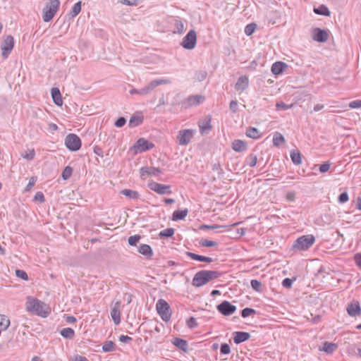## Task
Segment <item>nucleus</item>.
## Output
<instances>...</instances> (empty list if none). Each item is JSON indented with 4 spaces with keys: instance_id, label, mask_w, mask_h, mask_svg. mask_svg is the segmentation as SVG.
I'll use <instances>...</instances> for the list:
<instances>
[{
    "instance_id": "nucleus-1",
    "label": "nucleus",
    "mask_w": 361,
    "mask_h": 361,
    "mask_svg": "<svg viewBox=\"0 0 361 361\" xmlns=\"http://www.w3.org/2000/svg\"><path fill=\"white\" fill-rule=\"evenodd\" d=\"M25 309L32 314L47 317L50 312L49 307L43 302L28 296L25 302Z\"/></svg>"
},
{
    "instance_id": "nucleus-2",
    "label": "nucleus",
    "mask_w": 361,
    "mask_h": 361,
    "mask_svg": "<svg viewBox=\"0 0 361 361\" xmlns=\"http://www.w3.org/2000/svg\"><path fill=\"white\" fill-rule=\"evenodd\" d=\"M221 276V273L219 271L202 270L195 274L192 279V283L194 286L201 287Z\"/></svg>"
},
{
    "instance_id": "nucleus-3",
    "label": "nucleus",
    "mask_w": 361,
    "mask_h": 361,
    "mask_svg": "<svg viewBox=\"0 0 361 361\" xmlns=\"http://www.w3.org/2000/svg\"><path fill=\"white\" fill-rule=\"evenodd\" d=\"M315 242L312 235H305L298 238L293 245V249L299 251L308 250Z\"/></svg>"
},
{
    "instance_id": "nucleus-4",
    "label": "nucleus",
    "mask_w": 361,
    "mask_h": 361,
    "mask_svg": "<svg viewBox=\"0 0 361 361\" xmlns=\"http://www.w3.org/2000/svg\"><path fill=\"white\" fill-rule=\"evenodd\" d=\"M60 6L59 0H49L43 8L42 18L44 22H49L55 16Z\"/></svg>"
},
{
    "instance_id": "nucleus-5",
    "label": "nucleus",
    "mask_w": 361,
    "mask_h": 361,
    "mask_svg": "<svg viewBox=\"0 0 361 361\" xmlns=\"http://www.w3.org/2000/svg\"><path fill=\"white\" fill-rule=\"evenodd\" d=\"M156 309L163 321L168 322L170 320L171 312L170 306L166 300L159 299L156 304Z\"/></svg>"
},
{
    "instance_id": "nucleus-6",
    "label": "nucleus",
    "mask_w": 361,
    "mask_h": 361,
    "mask_svg": "<svg viewBox=\"0 0 361 361\" xmlns=\"http://www.w3.org/2000/svg\"><path fill=\"white\" fill-rule=\"evenodd\" d=\"M154 147V145L152 142L143 137H141L137 140L135 144L131 147L130 149L133 151L135 154H137L146 152Z\"/></svg>"
},
{
    "instance_id": "nucleus-7",
    "label": "nucleus",
    "mask_w": 361,
    "mask_h": 361,
    "mask_svg": "<svg viewBox=\"0 0 361 361\" xmlns=\"http://www.w3.org/2000/svg\"><path fill=\"white\" fill-rule=\"evenodd\" d=\"M171 82L169 79L166 78H161V79H157L151 81L147 86L139 89V94L140 95H147L149 94L155 87H157L159 85H168L170 84Z\"/></svg>"
},
{
    "instance_id": "nucleus-8",
    "label": "nucleus",
    "mask_w": 361,
    "mask_h": 361,
    "mask_svg": "<svg viewBox=\"0 0 361 361\" xmlns=\"http://www.w3.org/2000/svg\"><path fill=\"white\" fill-rule=\"evenodd\" d=\"M171 82L169 79L166 78H161V79H157L151 81L147 86L139 89V94L140 95H147L149 94L155 87H157L159 85H168L170 84Z\"/></svg>"
},
{
    "instance_id": "nucleus-9",
    "label": "nucleus",
    "mask_w": 361,
    "mask_h": 361,
    "mask_svg": "<svg viewBox=\"0 0 361 361\" xmlns=\"http://www.w3.org/2000/svg\"><path fill=\"white\" fill-rule=\"evenodd\" d=\"M197 44V35L194 30H191L183 38L180 43L181 46L186 49H193Z\"/></svg>"
},
{
    "instance_id": "nucleus-10",
    "label": "nucleus",
    "mask_w": 361,
    "mask_h": 361,
    "mask_svg": "<svg viewBox=\"0 0 361 361\" xmlns=\"http://www.w3.org/2000/svg\"><path fill=\"white\" fill-rule=\"evenodd\" d=\"M65 145L71 151H77L81 147V140L75 134H68L65 138Z\"/></svg>"
},
{
    "instance_id": "nucleus-11",
    "label": "nucleus",
    "mask_w": 361,
    "mask_h": 361,
    "mask_svg": "<svg viewBox=\"0 0 361 361\" xmlns=\"http://www.w3.org/2000/svg\"><path fill=\"white\" fill-rule=\"evenodd\" d=\"M14 47V39L13 36L8 35L6 37L1 44V56L6 59L11 54Z\"/></svg>"
},
{
    "instance_id": "nucleus-12",
    "label": "nucleus",
    "mask_w": 361,
    "mask_h": 361,
    "mask_svg": "<svg viewBox=\"0 0 361 361\" xmlns=\"http://www.w3.org/2000/svg\"><path fill=\"white\" fill-rule=\"evenodd\" d=\"M194 131L190 129L181 130L177 135V142L180 145H187L193 137Z\"/></svg>"
},
{
    "instance_id": "nucleus-13",
    "label": "nucleus",
    "mask_w": 361,
    "mask_h": 361,
    "mask_svg": "<svg viewBox=\"0 0 361 361\" xmlns=\"http://www.w3.org/2000/svg\"><path fill=\"white\" fill-rule=\"evenodd\" d=\"M218 311L224 316H229L236 310V307L228 301L224 300L216 307Z\"/></svg>"
},
{
    "instance_id": "nucleus-14",
    "label": "nucleus",
    "mask_w": 361,
    "mask_h": 361,
    "mask_svg": "<svg viewBox=\"0 0 361 361\" xmlns=\"http://www.w3.org/2000/svg\"><path fill=\"white\" fill-rule=\"evenodd\" d=\"M149 188L159 195H169L172 192L169 185H164L156 182H152L149 184Z\"/></svg>"
},
{
    "instance_id": "nucleus-15",
    "label": "nucleus",
    "mask_w": 361,
    "mask_h": 361,
    "mask_svg": "<svg viewBox=\"0 0 361 361\" xmlns=\"http://www.w3.org/2000/svg\"><path fill=\"white\" fill-rule=\"evenodd\" d=\"M312 39L318 42H325L329 39V32L319 27H315L312 30Z\"/></svg>"
},
{
    "instance_id": "nucleus-16",
    "label": "nucleus",
    "mask_w": 361,
    "mask_h": 361,
    "mask_svg": "<svg viewBox=\"0 0 361 361\" xmlns=\"http://www.w3.org/2000/svg\"><path fill=\"white\" fill-rule=\"evenodd\" d=\"M204 100V97L202 95H191L183 102V106L186 109L190 108L200 104Z\"/></svg>"
},
{
    "instance_id": "nucleus-17",
    "label": "nucleus",
    "mask_w": 361,
    "mask_h": 361,
    "mask_svg": "<svg viewBox=\"0 0 361 361\" xmlns=\"http://www.w3.org/2000/svg\"><path fill=\"white\" fill-rule=\"evenodd\" d=\"M140 176L142 178H145L147 176H157L162 173V171L159 168L155 167H142L140 170Z\"/></svg>"
},
{
    "instance_id": "nucleus-18",
    "label": "nucleus",
    "mask_w": 361,
    "mask_h": 361,
    "mask_svg": "<svg viewBox=\"0 0 361 361\" xmlns=\"http://www.w3.org/2000/svg\"><path fill=\"white\" fill-rule=\"evenodd\" d=\"M121 302H116L111 309V318L115 323V324H118L121 322Z\"/></svg>"
},
{
    "instance_id": "nucleus-19",
    "label": "nucleus",
    "mask_w": 361,
    "mask_h": 361,
    "mask_svg": "<svg viewBox=\"0 0 361 361\" xmlns=\"http://www.w3.org/2000/svg\"><path fill=\"white\" fill-rule=\"evenodd\" d=\"M348 314L351 317H356L361 314V307L359 302H353L347 306Z\"/></svg>"
},
{
    "instance_id": "nucleus-20",
    "label": "nucleus",
    "mask_w": 361,
    "mask_h": 361,
    "mask_svg": "<svg viewBox=\"0 0 361 361\" xmlns=\"http://www.w3.org/2000/svg\"><path fill=\"white\" fill-rule=\"evenodd\" d=\"M233 335V341L236 344L245 342L250 338V334L247 332L235 331Z\"/></svg>"
},
{
    "instance_id": "nucleus-21",
    "label": "nucleus",
    "mask_w": 361,
    "mask_h": 361,
    "mask_svg": "<svg viewBox=\"0 0 361 361\" xmlns=\"http://www.w3.org/2000/svg\"><path fill=\"white\" fill-rule=\"evenodd\" d=\"M337 348L338 345L336 343L325 341L323 343L322 346L319 347V350L321 351H324L327 354H332L336 350Z\"/></svg>"
},
{
    "instance_id": "nucleus-22",
    "label": "nucleus",
    "mask_w": 361,
    "mask_h": 361,
    "mask_svg": "<svg viewBox=\"0 0 361 361\" xmlns=\"http://www.w3.org/2000/svg\"><path fill=\"white\" fill-rule=\"evenodd\" d=\"M249 80L247 77L241 76L235 83V88L237 91H243L248 87Z\"/></svg>"
},
{
    "instance_id": "nucleus-23",
    "label": "nucleus",
    "mask_w": 361,
    "mask_h": 361,
    "mask_svg": "<svg viewBox=\"0 0 361 361\" xmlns=\"http://www.w3.org/2000/svg\"><path fill=\"white\" fill-rule=\"evenodd\" d=\"M51 93L54 104L57 106H61L63 104V100L59 88L53 87Z\"/></svg>"
},
{
    "instance_id": "nucleus-24",
    "label": "nucleus",
    "mask_w": 361,
    "mask_h": 361,
    "mask_svg": "<svg viewBox=\"0 0 361 361\" xmlns=\"http://www.w3.org/2000/svg\"><path fill=\"white\" fill-rule=\"evenodd\" d=\"M186 255L194 260H197V261H200V262L211 263L214 261V259L212 257H204V256L197 255L195 253L190 252H186Z\"/></svg>"
},
{
    "instance_id": "nucleus-25",
    "label": "nucleus",
    "mask_w": 361,
    "mask_h": 361,
    "mask_svg": "<svg viewBox=\"0 0 361 361\" xmlns=\"http://www.w3.org/2000/svg\"><path fill=\"white\" fill-rule=\"evenodd\" d=\"M172 343L178 348L184 352H186L188 350V344L186 340L180 338H175L173 339Z\"/></svg>"
},
{
    "instance_id": "nucleus-26",
    "label": "nucleus",
    "mask_w": 361,
    "mask_h": 361,
    "mask_svg": "<svg viewBox=\"0 0 361 361\" xmlns=\"http://www.w3.org/2000/svg\"><path fill=\"white\" fill-rule=\"evenodd\" d=\"M138 251L140 254L145 256L147 258H151L153 255L152 247L147 244H141L139 247Z\"/></svg>"
},
{
    "instance_id": "nucleus-27",
    "label": "nucleus",
    "mask_w": 361,
    "mask_h": 361,
    "mask_svg": "<svg viewBox=\"0 0 361 361\" xmlns=\"http://www.w3.org/2000/svg\"><path fill=\"white\" fill-rule=\"evenodd\" d=\"M232 149L238 152H244L247 149L246 144L241 140H235L232 142Z\"/></svg>"
},
{
    "instance_id": "nucleus-28",
    "label": "nucleus",
    "mask_w": 361,
    "mask_h": 361,
    "mask_svg": "<svg viewBox=\"0 0 361 361\" xmlns=\"http://www.w3.org/2000/svg\"><path fill=\"white\" fill-rule=\"evenodd\" d=\"M287 67V65L282 61L275 62L271 66V72L274 75L281 74L283 70Z\"/></svg>"
},
{
    "instance_id": "nucleus-29",
    "label": "nucleus",
    "mask_w": 361,
    "mask_h": 361,
    "mask_svg": "<svg viewBox=\"0 0 361 361\" xmlns=\"http://www.w3.org/2000/svg\"><path fill=\"white\" fill-rule=\"evenodd\" d=\"M188 210L187 209H185L183 210H176L173 213L172 220L178 221L184 219L185 216L188 215Z\"/></svg>"
},
{
    "instance_id": "nucleus-30",
    "label": "nucleus",
    "mask_w": 361,
    "mask_h": 361,
    "mask_svg": "<svg viewBox=\"0 0 361 361\" xmlns=\"http://www.w3.org/2000/svg\"><path fill=\"white\" fill-rule=\"evenodd\" d=\"M10 326V319L4 314H0V331H6Z\"/></svg>"
},
{
    "instance_id": "nucleus-31",
    "label": "nucleus",
    "mask_w": 361,
    "mask_h": 361,
    "mask_svg": "<svg viewBox=\"0 0 361 361\" xmlns=\"http://www.w3.org/2000/svg\"><path fill=\"white\" fill-rule=\"evenodd\" d=\"M314 12L316 14L324 16H329L331 14L329 8L325 5H320L317 8H314Z\"/></svg>"
},
{
    "instance_id": "nucleus-32",
    "label": "nucleus",
    "mask_w": 361,
    "mask_h": 361,
    "mask_svg": "<svg viewBox=\"0 0 361 361\" xmlns=\"http://www.w3.org/2000/svg\"><path fill=\"white\" fill-rule=\"evenodd\" d=\"M121 193L129 199L137 200L139 198V193L135 190L129 189H124L121 190Z\"/></svg>"
},
{
    "instance_id": "nucleus-33",
    "label": "nucleus",
    "mask_w": 361,
    "mask_h": 361,
    "mask_svg": "<svg viewBox=\"0 0 361 361\" xmlns=\"http://www.w3.org/2000/svg\"><path fill=\"white\" fill-rule=\"evenodd\" d=\"M246 135L250 138L257 139L260 137V133L257 128L250 127L247 129Z\"/></svg>"
},
{
    "instance_id": "nucleus-34",
    "label": "nucleus",
    "mask_w": 361,
    "mask_h": 361,
    "mask_svg": "<svg viewBox=\"0 0 361 361\" xmlns=\"http://www.w3.org/2000/svg\"><path fill=\"white\" fill-rule=\"evenodd\" d=\"M290 158L293 163L295 165H299L302 163L301 154L298 151H292L290 152Z\"/></svg>"
},
{
    "instance_id": "nucleus-35",
    "label": "nucleus",
    "mask_w": 361,
    "mask_h": 361,
    "mask_svg": "<svg viewBox=\"0 0 361 361\" xmlns=\"http://www.w3.org/2000/svg\"><path fill=\"white\" fill-rule=\"evenodd\" d=\"M61 335L68 339H72L75 336L74 330L71 328H64L61 331Z\"/></svg>"
},
{
    "instance_id": "nucleus-36",
    "label": "nucleus",
    "mask_w": 361,
    "mask_h": 361,
    "mask_svg": "<svg viewBox=\"0 0 361 361\" xmlns=\"http://www.w3.org/2000/svg\"><path fill=\"white\" fill-rule=\"evenodd\" d=\"M175 33L182 34L184 31L185 26L183 23L179 19H175L174 20Z\"/></svg>"
},
{
    "instance_id": "nucleus-37",
    "label": "nucleus",
    "mask_w": 361,
    "mask_h": 361,
    "mask_svg": "<svg viewBox=\"0 0 361 361\" xmlns=\"http://www.w3.org/2000/svg\"><path fill=\"white\" fill-rule=\"evenodd\" d=\"M285 142L284 137L280 133H276L273 137V143L275 146L279 147Z\"/></svg>"
},
{
    "instance_id": "nucleus-38",
    "label": "nucleus",
    "mask_w": 361,
    "mask_h": 361,
    "mask_svg": "<svg viewBox=\"0 0 361 361\" xmlns=\"http://www.w3.org/2000/svg\"><path fill=\"white\" fill-rule=\"evenodd\" d=\"M142 117L137 116H133L130 118L129 121V126L131 128L140 125L142 123Z\"/></svg>"
},
{
    "instance_id": "nucleus-39",
    "label": "nucleus",
    "mask_w": 361,
    "mask_h": 361,
    "mask_svg": "<svg viewBox=\"0 0 361 361\" xmlns=\"http://www.w3.org/2000/svg\"><path fill=\"white\" fill-rule=\"evenodd\" d=\"M257 162V157L255 154H250L247 158H246V163L247 165H249L250 167H254L256 166Z\"/></svg>"
},
{
    "instance_id": "nucleus-40",
    "label": "nucleus",
    "mask_w": 361,
    "mask_h": 361,
    "mask_svg": "<svg viewBox=\"0 0 361 361\" xmlns=\"http://www.w3.org/2000/svg\"><path fill=\"white\" fill-rule=\"evenodd\" d=\"M174 232H175V230L172 228H166L163 231H161L159 235L162 238V237H166V238H169V237H171L173 236V235L174 234Z\"/></svg>"
},
{
    "instance_id": "nucleus-41",
    "label": "nucleus",
    "mask_w": 361,
    "mask_h": 361,
    "mask_svg": "<svg viewBox=\"0 0 361 361\" xmlns=\"http://www.w3.org/2000/svg\"><path fill=\"white\" fill-rule=\"evenodd\" d=\"M81 11V1H78L74 4L72 8V11L71 12V15L72 17H75L79 14Z\"/></svg>"
},
{
    "instance_id": "nucleus-42",
    "label": "nucleus",
    "mask_w": 361,
    "mask_h": 361,
    "mask_svg": "<svg viewBox=\"0 0 361 361\" xmlns=\"http://www.w3.org/2000/svg\"><path fill=\"white\" fill-rule=\"evenodd\" d=\"M72 173L73 169L71 166H68L65 167V169H63L61 174V177L63 180H68L71 176Z\"/></svg>"
},
{
    "instance_id": "nucleus-43",
    "label": "nucleus",
    "mask_w": 361,
    "mask_h": 361,
    "mask_svg": "<svg viewBox=\"0 0 361 361\" xmlns=\"http://www.w3.org/2000/svg\"><path fill=\"white\" fill-rule=\"evenodd\" d=\"M256 27L257 25L255 23H250L245 26V33L246 34V35L250 36L253 34Z\"/></svg>"
},
{
    "instance_id": "nucleus-44",
    "label": "nucleus",
    "mask_w": 361,
    "mask_h": 361,
    "mask_svg": "<svg viewBox=\"0 0 361 361\" xmlns=\"http://www.w3.org/2000/svg\"><path fill=\"white\" fill-rule=\"evenodd\" d=\"M104 352H112L114 350V343L111 341H106L102 346Z\"/></svg>"
},
{
    "instance_id": "nucleus-45",
    "label": "nucleus",
    "mask_w": 361,
    "mask_h": 361,
    "mask_svg": "<svg viewBox=\"0 0 361 361\" xmlns=\"http://www.w3.org/2000/svg\"><path fill=\"white\" fill-rule=\"evenodd\" d=\"M293 104H286L283 102H277L276 104V109L277 111L279 110H288L293 108Z\"/></svg>"
},
{
    "instance_id": "nucleus-46",
    "label": "nucleus",
    "mask_w": 361,
    "mask_h": 361,
    "mask_svg": "<svg viewBox=\"0 0 361 361\" xmlns=\"http://www.w3.org/2000/svg\"><path fill=\"white\" fill-rule=\"evenodd\" d=\"M256 311L250 307H245L241 312V315L243 318H246L251 314H255Z\"/></svg>"
},
{
    "instance_id": "nucleus-47",
    "label": "nucleus",
    "mask_w": 361,
    "mask_h": 361,
    "mask_svg": "<svg viewBox=\"0 0 361 361\" xmlns=\"http://www.w3.org/2000/svg\"><path fill=\"white\" fill-rule=\"evenodd\" d=\"M200 244L203 247H214L217 245V243L208 239H202L200 242Z\"/></svg>"
},
{
    "instance_id": "nucleus-48",
    "label": "nucleus",
    "mask_w": 361,
    "mask_h": 361,
    "mask_svg": "<svg viewBox=\"0 0 361 361\" xmlns=\"http://www.w3.org/2000/svg\"><path fill=\"white\" fill-rule=\"evenodd\" d=\"M141 237L140 235H134L128 238V243L131 246H135L140 240Z\"/></svg>"
},
{
    "instance_id": "nucleus-49",
    "label": "nucleus",
    "mask_w": 361,
    "mask_h": 361,
    "mask_svg": "<svg viewBox=\"0 0 361 361\" xmlns=\"http://www.w3.org/2000/svg\"><path fill=\"white\" fill-rule=\"evenodd\" d=\"M35 152L34 149L26 151L24 154H22V157L27 160H32L34 159Z\"/></svg>"
},
{
    "instance_id": "nucleus-50",
    "label": "nucleus",
    "mask_w": 361,
    "mask_h": 361,
    "mask_svg": "<svg viewBox=\"0 0 361 361\" xmlns=\"http://www.w3.org/2000/svg\"><path fill=\"white\" fill-rule=\"evenodd\" d=\"M187 326L188 328L192 329H195L196 328L197 326H198V324L196 321V319L193 317H190L188 320H187Z\"/></svg>"
},
{
    "instance_id": "nucleus-51",
    "label": "nucleus",
    "mask_w": 361,
    "mask_h": 361,
    "mask_svg": "<svg viewBox=\"0 0 361 361\" xmlns=\"http://www.w3.org/2000/svg\"><path fill=\"white\" fill-rule=\"evenodd\" d=\"M252 288L256 291H260L262 283L256 279L251 280L250 282Z\"/></svg>"
},
{
    "instance_id": "nucleus-52",
    "label": "nucleus",
    "mask_w": 361,
    "mask_h": 361,
    "mask_svg": "<svg viewBox=\"0 0 361 361\" xmlns=\"http://www.w3.org/2000/svg\"><path fill=\"white\" fill-rule=\"evenodd\" d=\"M16 275L17 277H18L23 280L26 281L28 279L27 273L23 270H20V269L16 270Z\"/></svg>"
},
{
    "instance_id": "nucleus-53",
    "label": "nucleus",
    "mask_w": 361,
    "mask_h": 361,
    "mask_svg": "<svg viewBox=\"0 0 361 361\" xmlns=\"http://www.w3.org/2000/svg\"><path fill=\"white\" fill-rule=\"evenodd\" d=\"M220 351L222 354L226 355L230 353L231 348L227 343H222L221 345Z\"/></svg>"
},
{
    "instance_id": "nucleus-54",
    "label": "nucleus",
    "mask_w": 361,
    "mask_h": 361,
    "mask_svg": "<svg viewBox=\"0 0 361 361\" xmlns=\"http://www.w3.org/2000/svg\"><path fill=\"white\" fill-rule=\"evenodd\" d=\"M201 133H204L206 130H210L212 126L210 125V120L207 121L204 124L199 125Z\"/></svg>"
},
{
    "instance_id": "nucleus-55",
    "label": "nucleus",
    "mask_w": 361,
    "mask_h": 361,
    "mask_svg": "<svg viewBox=\"0 0 361 361\" xmlns=\"http://www.w3.org/2000/svg\"><path fill=\"white\" fill-rule=\"evenodd\" d=\"M126 118L124 117H120L116 121L114 125L117 128H121L123 127L126 124Z\"/></svg>"
},
{
    "instance_id": "nucleus-56",
    "label": "nucleus",
    "mask_w": 361,
    "mask_h": 361,
    "mask_svg": "<svg viewBox=\"0 0 361 361\" xmlns=\"http://www.w3.org/2000/svg\"><path fill=\"white\" fill-rule=\"evenodd\" d=\"M207 73L204 71H200L196 73V78L200 81L204 80L207 78Z\"/></svg>"
},
{
    "instance_id": "nucleus-57",
    "label": "nucleus",
    "mask_w": 361,
    "mask_h": 361,
    "mask_svg": "<svg viewBox=\"0 0 361 361\" xmlns=\"http://www.w3.org/2000/svg\"><path fill=\"white\" fill-rule=\"evenodd\" d=\"M348 200V194L346 192H342L338 196V202L340 203H345Z\"/></svg>"
},
{
    "instance_id": "nucleus-58",
    "label": "nucleus",
    "mask_w": 361,
    "mask_h": 361,
    "mask_svg": "<svg viewBox=\"0 0 361 361\" xmlns=\"http://www.w3.org/2000/svg\"><path fill=\"white\" fill-rule=\"evenodd\" d=\"M349 107L351 109H357L361 107V99L360 100H354L349 103Z\"/></svg>"
},
{
    "instance_id": "nucleus-59",
    "label": "nucleus",
    "mask_w": 361,
    "mask_h": 361,
    "mask_svg": "<svg viewBox=\"0 0 361 361\" xmlns=\"http://www.w3.org/2000/svg\"><path fill=\"white\" fill-rule=\"evenodd\" d=\"M34 200L44 202L45 200L44 194L41 192H37L34 196Z\"/></svg>"
},
{
    "instance_id": "nucleus-60",
    "label": "nucleus",
    "mask_w": 361,
    "mask_h": 361,
    "mask_svg": "<svg viewBox=\"0 0 361 361\" xmlns=\"http://www.w3.org/2000/svg\"><path fill=\"white\" fill-rule=\"evenodd\" d=\"M293 281L289 278H286L282 281V285L284 288H290L292 286Z\"/></svg>"
},
{
    "instance_id": "nucleus-61",
    "label": "nucleus",
    "mask_w": 361,
    "mask_h": 361,
    "mask_svg": "<svg viewBox=\"0 0 361 361\" xmlns=\"http://www.w3.org/2000/svg\"><path fill=\"white\" fill-rule=\"evenodd\" d=\"M221 227H224V226H220V225H217V224H214V225H202L200 226V228L201 229H216V228H221Z\"/></svg>"
},
{
    "instance_id": "nucleus-62",
    "label": "nucleus",
    "mask_w": 361,
    "mask_h": 361,
    "mask_svg": "<svg viewBox=\"0 0 361 361\" xmlns=\"http://www.w3.org/2000/svg\"><path fill=\"white\" fill-rule=\"evenodd\" d=\"M330 169V164L326 162L320 165L319 166V171L321 173H326Z\"/></svg>"
},
{
    "instance_id": "nucleus-63",
    "label": "nucleus",
    "mask_w": 361,
    "mask_h": 361,
    "mask_svg": "<svg viewBox=\"0 0 361 361\" xmlns=\"http://www.w3.org/2000/svg\"><path fill=\"white\" fill-rule=\"evenodd\" d=\"M230 109L233 112L235 113L238 110V102L235 100H232L230 103Z\"/></svg>"
},
{
    "instance_id": "nucleus-64",
    "label": "nucleus",
    "mask_w": 361,
    "mask_h": 361,
    "mask_svg": "<svg viewBox=\"0 0 361 361\" xmlns=\"http://www.w3.org/2000/svg\"><path fill=\"white\" fill-rule=\"evenodd\" d=\"M356 264L361 269V253H357L354 257Z\"/></svg>"
}]
</instances>
